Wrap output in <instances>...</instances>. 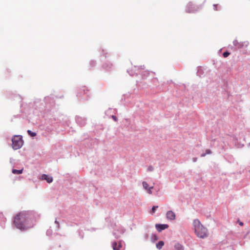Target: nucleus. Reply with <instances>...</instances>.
Wrapping results in <instances>:
<instances>
[{
    "label": "nucleus",
    "mask_w": 250,
    "mask_h": 250,
    "mask_svg": "<svg viewBox=\"0 0 250 250\" xmlns=\"http://www.w3.org/2000/svg\"><path fill=\"white\" fill-rule=\"evenodd\" d=\"M153 170V167H152V166H149L148 167V171H152Z\"/></svg>",
    "instance_id": "18"
},
{
    "label": "nucleus",
    "mask_w": 250,
    "mask_h": 250,
    "mask_svg": "<svg viewBox=\"0 0 250 250\" xmlns=\"http://www.w3.org/2000/svg\"><path fill=\"white\" fill-rule=\"evenodd\" d=\"M28 214L25 211H22L15 216L14 220V224L17 229L24 230L32 227V226H26L28 224Z\"/></svg>",
    "instance_id": "1"
},
{
    "label": "nucleus",
    "mask_w": 250,
    "mask_h": 250,
    "mask_svg": "<svg viewBox=\"0 0 250 250\" xmlns=\"http://www.w3.org/2000/svg\"><path fill=\"white\" fill-rule=\"evenodd\" d=\"M174 248L176 250H184L183 246L179 243L176 244L174 245Z\"/></svg>",
    "instance_id": "10"
},
{
    "label": "nucleus",
    "mask_w": 250,
    "mask_h": 250,
    "mask_svg": "<svg viewBox=\"0 0 250 250\" xmlns=\"http://www.w3.org/2000/svg\"><path fill=\"white\" fill-rule=\"evenodd\" d=\"M153 237H154V239H155V240H157V236H156V235H153Z\"/></svg>",
    "instance_id": "20"
},
{
    "label": "nucleus",
    "mask_w": 250,
    "mask_h": 250,
    "mask_svg": "<svg viewBox=\"0 0 250 250\" xmlns=\"http://www.w3.org/2000/svg\"><path fill=\"white\" fill-rule=\"evenodd\" d=\"M55 222H56V223L58 224V223L57 222V221H55Z\"/></svg>",
    "instance_id": "24"
},
{
    "label": "nucleus",
    "mask_w": 250,
    "mask_h": 250,
    "mask_svg": "<svg viewBox=\"0 0 250 250\" xmlns=\"http://www.w3.org/2000/svg\"><path fill=\"white\" fill-rule=\"evenodd\" d=\"M166 217L168 220L172 221L175 219L176 215L173 211L169 210L166 213Z\"/></svg>",
    "instance_id": "5"
},
{
    "label": "nucleus",
    "mask_w": 250,
    "mask_h": 250,
    "mask_svg": "<svg viewBox=\"0 0 250 250\" xmlns=\"http://www.w3.org/2000/svg\"><path fill=\"white\" fill-rule=\"evenodd\" d=\"M112 119H113V120H115V121H117V118H116V117L115 116H114V115L112 116Z\"/></svg>",
    "instance_id": "19"
},
{
    "label": "nucleus",
    "mask_w": 250,
    "mask_h": 250,
    "mask_svg": "<svg viewBox=\"0 0 250 250\" xmlns=\"http://www.w3.org/2000/svg\"><path fill=\"white\" fill-rule=\"evenodd\" d=\"M164 245V242L162 241H160L156 244V247L158 249L160 250L162 249Z\"/></svg>",
    "instance_id": "11"
},
{
    "label": "nucleus",
    "mask_w": 250,
    "mask_h": 250,
    "mask_svg": "<svg viewBox=\"0 0 250 250\" xmlns=\"http://www.w3.org/2000/svg\"><path fill=\"white\" fill-rule=\"evenodd\" d=\"M22 171H23L22 169H21V170H17L15 169H13L12 170V173L15 174H20L22 173Z\"/></svg>",
    "instance_id": "12"
},
{
    "label": "nucleus",
    "mask_w": 250,
    "mask_h": 250,
    "mask_svg": "<svg viewBox=\"0 0 250 250\" xmlns=\"http://www.w3.org/2000/svg\"><path fill=\"white\" fill-rule=\"evenodd\" d=\"M196 160H197V158H193V162H196Z\"/></svg>",
    "instance_id": "21"
},
{
    "label": "nucleus",
    "mask_w": 250,
    "mask_h": 250,
    "mask_svg": "<svg viewBox=\"0 0 250 250\" xmlns=\"http://www.w3.org/2000/svg\"><path fill=\"white\" fill-rule=\"evenodd\" d=\"M194 232L197 237L201 238H205L208 236V229L205 228L198 219H195L193 222Z\"/></svg>",
    "instance_id": "2"
},
{
    "label": "nucleus",
    "mask_w": 250,
    "mask_h": 250,
    "mask_svg": "<svg viewBox=\"0 0 250 250\" xmlns=\"http://www.w3.org/2000/svg\"><path fill=\"white\" fill-rule=\"evenodd\" d=\"M158 208V206H153L152 208V213H153L155 212L156 209Z\"/></svg>",
    "instance_id": "17"
},
{
    "label": "nucleus",
    "mask_w": 250,
    "mask_h": 250,
    "mask_svg": "<svg viewBox=\"0 0 250 250\" xmlns=\"http://www.w3.org/2000/svg\"><path fill=\"white\" fill-rule=\"evenodd\" d=\"M12 141V146L14 149H18L22 146L23 141L21 136L15 135L13 137Z\"/></svg>",
    "instance_id": "3"
},
{
    "label": "nucleus",
    "mask_w": 250,
    "mask_h": 250,
    "mask_svg": "<svg viewBox=\"0 0 250 250\" xmlns=\"http://www.w3.org/2000/svg\"><path fill=\"white\" fill-rule=\"evenodd\" d=\"M248 42H247V43H246V46L248 45Z\"/></svg>",
    "instance_id": "23"
},
{
    "label": "nucleus",
    "mask_w": 250,
    "mask_h": 250,
    "mask_svg": "<svg viewBox=\"0 0 250 250\" xmlns=\"http://www.w3.org/2000/svg\"><path fill=\"white\" fill-rule=\"evenodd\" d=\"M122 247V244L121 242H119L118 244L116 242L112 243V248L114 250H120Z\"/></svg>",
    "instance_id": "9"
},
{
    "label": "nucleus",
    "mask_w": 250,
    "mask_h": 250,
    "mask_svg": "<svg viewBox=\"0 0 250 250\" xmlns=\"http://www.w3.org/2000/svg\"><path fill=\"white\" fill-rule=\"evenodd\" d=\"M27 133L29 135H30L32 137H35L37 135L36 133L33 132L30 130H27Z\"/></svg>",
    "instance_id": "14"
},
{
    "label": "nucleus",
    "mask_w": 250,
    "mask_h": 250,
    "mask_svg": "<svg viewBox=\"0 0 250 250\" xmlns=\"http://www.w3.org/2000/svg\"><path fill=\"white\" fill-rule=\"evenodd\" d=\"M239 225H240V226H243V223L242 222H240V223H239Z\"/></svg>",
    "instance_id": "22"
},
{
    "label": "nucleus",
    "mask_w": 250,
    "mask_h": 250,
    "mask_svg": "<svg viewBox=\"0 0 250 250\" xmlns=\"http://www.w3.org/2000/svg\"><path fill=\"white\" fill-rule=\"evenodd\" d=\"M211 153V151L209 149H207L206 150V153H203L201 155V157H204L206 156L207 154H209Z\"/></svg>",
    "instance_id": "15"
},
{
    "label": "nucleus",
    "mask_w": 250,
    "mask_h": 250,
    "mask_svg": "<svg viewBox=\"0 0 250 250\" xmlns=\"http://www.w3.org/2000/svg\"><path fill=\"white\" fill-rule=\"evenodd\" d=\"M155 227L159 232L165 229L168 228V225L167 224H156Z\"/></svg>",
    "instance_id": "6"
},
{
    "label": "nucleus",
    "mask_w": 250,
    "mask_h": 250,
    "mask_svg": "<svg viewBox=\"0 0 250 250\" xmlns=\"http://www.w3.org/2000/svg\"><path fill=\"white\" fill-rule=\"evenodd\" d=\"M199 9V7L197 5H194L193 4L189 3L187 5V11L188 13H193L197 11Z\"/></svg>",
    "instance_id": "4"
},
{
    "label": "nucleus",
    "mask_w": 250,
    "mask_h": 250,
    "mask_svg": "<svg viewBox=\"0 0 250 250\" xmlns=\"http://www.w3.org/2000/svg\"><path fill=\"white\" fill-rule=\"evenodd\" d=\"M142 185L143 188L147 191L148 193H152L151 189L153 188V186L149 187L148 184L146 182H143Z\"/></svg>",
    "instance_id": "7"
},
{
    "label": "nucleus",
    "mask_w": 250,
    "mask_h": 250,
    "mask_svg": "<svg viewBox=\"0 0 250 250\" xmlns=\"http://www.w3.org/2000/svg\"><path fill=\"white\" fill-rule=\"evenodd\" d=\"M230 53L229 52H225L223 53V55L224 58H226L229 56Z\"/></svg>",
    "instance_id": "16"
},
{
    "label": "nucleus",
    "mask_w": 250,
    "mask_h": 250,
    "mask_svg": "<svg viewBox=\"0 0 250 250\" xmlns=\"http://www.w3.org/2000/svg\"><path fill=\"white\" fill-rule=\"evenodd\" d=\"M42 180H46L49 183H51L53 181L52 177H50L46 174H43L42 176Z\"/></svg>",
    "instance_id": "8"
},
{
    "label": "nucleus",
    "mask_w": 250,
    "mask_h": 250,
    "mask_svg": "<svg viewBox=\"0 0 250 250\" xmlns=\"http://www.w3.org/2000/svg\"><path fill=\"white\" fill-rule=\"evenodd\" d=\"M233 43L235 46L239 48L242 47L243 46V44H241L240 43H239L237 40L234 41Z\"/></svg>",
    "instance_id": "13"
}]
</instances>
